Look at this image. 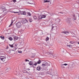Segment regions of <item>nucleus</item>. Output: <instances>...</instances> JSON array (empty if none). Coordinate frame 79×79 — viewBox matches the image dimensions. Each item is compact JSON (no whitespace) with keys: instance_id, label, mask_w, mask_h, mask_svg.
Here are the masks:
<instances>
[{"instance_id":"nucleus-14","label":"nucleus","mask_w":79,"mask_h":79,"mask_svg":"<svg viewBox=\"0 0 79 79\" xmlns=\"http://www.w3.org/2000/svg\"><path fill=\"white\" fill-rule=\"evenodd\" d=\"M0 38L2 40H5V37L3 35L1 36Z\"/></svg>"},{"instance_id":"nucleus-17","label":"nucleus","mask_w":79,"mask_h":79,"mask_svg":"<svg viewBox=\"0 0 79 79\" xmlns=\"http://www.w3.org/2000/svg\"><path fill=\"white\" fill-rule=\"evenodd\" d=\"M2 8L3 11H5L6 10V8L3 7H2Z\"/></svg>"},{"instance_id":"nucleus-38","label":"nucleus","mask_w":79,"mask_h":79,"mask_svg":"<svg viewBox=\"0 0 79 79\" xmlns=\"http://www.w3.org/2000/svg\"><path fill=\"white\" fill-rule=\"evenodd\" d=\"M63 65L64 66H67V65H68V64H63Z\"/></svg>"},{"instance_id":"nucleus-43","label":"nucleus","mask_w":79,"mask_h":79,"mask_svg":"<svg viewBox=\"0 0 79 79\" xmlns=\"http://www.w3.org/2000/svg\"><path fill=\"white\" fill-rule=\"evenodd\" d=\"M22 28H23V29H24V27H22Z\"/></svg>"},{"instance_id":"nucleus-20","label":"nucleus","mask_w":79,"mask_h":79,"mask_svg":"<svg viewBox=\"0 0 79 79\" xmlns=\"http://www.w3.org/2000/svg\"><path fill=\"white\" fill-rule=\"evenodd\" d=\"M73 18L74 20H76V19H77V18H76V16H75V15H73Z\"/></svg>"},{"instance_id":"nucleus-18","label":"nucleus","mask_w":79,"mask_h":79,"mask_svg":"<svg viewBox=\"0 0 79 79\" xmlns=\"http://www.w3.org/2000/svg\"><path fill=\"white\" fill-rule=\"evenodd\" d=\"M65 34H66V35H69V32L68 31H65Z\"/></svg>"},{"instance_id":"nucleus-34","label":"nucleus","mask_w":79,"mask_h":79,"mask_svg":"<svg viewBox=\"0 0 79 79\" xmlns=\"http://www.w3.org/2000/svg\"><path fill=\"white\" fill-rule=\"evenodd\" d=\"M32 20V19H29V21H30V23H31V22H32V20Z\"/></svg>"},{"instance_id":"nucleus-30","label":"nucleus","mask_w":79,"mask_h":79,"mask_svg":"<svg viewBox=\"0 0 79 79\" xmlns=\"http://www.w3.org/2000/svg\"><path fill=\"white\" fill-rule=\"evenodd\" d=\"M18 53H23V52L19 51H18Z\"/></svg>"},{"instance_id":"nucleus-7","label":"nucleus","mask_w":79,"mask_h":79,"mask_svg":"<svg viewBox=\"0 0 79 79\" xmlns=\"http://www.w3.org/2000/svg\"><path fill=\"white\" fill-rule=\"evenodd\" d=\"M70 20H71V19L69 18H67L66 19V21L67 23H69L70 22Z\"/></svg>"},{"instance_id":"nucleus-2","label":"nucleus","mask_w":79,"mask_h":79,"mask_svg":"<svg viewBox=\"0 0 79 79\" xmlns=\"http://www.w3.org/2000/svg\"><path fill=\"white\" fill-rule=\"evenodd\" d=\"M0 59L1 61H5V60H6V57L4 56H1Z\"/></svg>"},{"instance_id":"nucleus-33","label":"nucleus","mask_w":79,"mask_h":79,"mask_svg":"<svg viewBox=\"0 0 79 79\" xmlns=\"http://www.w3.org/2000/svg\"><path fill=\"white\" fill-rule=\"evenodd\" d=\"M12 24H13V22H11V24L9 26V27H10V26H11V25H12Z\"/></svg>"},{"instance_id":"nucleus-39","label":"nucleus","mask_w":79,"mask_h":79,"mask_svg":"<svg viewBox=\"0 0 79 79\" xmlns=\"http://www.w3.org/2000/svg\"><path fill=\"white\" fill-rule=\"evenodd\" d=\"M28 4H33V3H30L29 2H28Z\"/></svg>"},{"instance_id":"nucleus-12","label":"nucleus","mask_w":79,"mask_h":79,"mask_svg":"<svg viewBox=\"0 0 79 79\" xmlns=\"http://www.w3.org/2000/svg\"><path fill=\"white\" fill-rule=\"evenodd\" d=\"M47 15H41V17L42 18H45V17H47Z\"/></svg>"},{"instance_id":"nucleus-24","label":"nucleus","mask_w":79,"mask_h":79,"mask_svg":"<svg viewBox=\"0 0 79 79\" xmlns=\"http://www.w3.org/2000/svg\"><path fill=\"white\" fill-rule=\"evenodd\" d=\"M33 18L34 19H37V18L36 16H34L33 17Z\"/></svg>"},{"instance_id":"nucleus-29","label":"nucleus","mask_w":79,"mask_h":79,"mask_svg":"<svg viewBox=\"0 0 79 79\" xmlns=\"http://www.w3.org/2000/svg\"><path fill=\"white\" fill-rule=\"evenodd\" d=\"M66 32V31H62L61 33L63 34H65V33Z\"/></svg>"},{"instance_id":"nucleus-42","label":"nucleus","mask_w":79,"mask_h":79,"mask_svg":"<svg viewBox=\"0 0 79 79\" xmlns=\"http://www.w3.org/2000/svg\"><path fill=\"white\" fill-rule=\"evenodd\" d=\"M8 47H6V49H8Z\"/></svg>"},{"instance_id":"nucleus-3","label":"nucleus","mask_w":79,"mask_h":79,"mask_svg":"<svg viewBox=\"0 0 79 79\" xmlns=\"http://www.w3.org/2000/svg\"><path fill=\"white\" fill-rule=\"evenodd\" d=\"M26 22H27V23L28 22V20L26 19H23L22 21V23L24 24H26Z\"/></svg>"},{"instance_id":"nucleus-5","label":"nucleus","mask_w":79,"mask_h":79,"mask_svg":"<svg viewBox=\"0 0 79 79\" xmlns=\"http://www.w3.org/2000/svg\"><path fill=\"white\" fill-rule=\"evenodd\" d=\"M21 14L22 15H26V12L25 11H21Z\"/></svg>"},{"instance_id":"nucleus-44","label":"nucleus","mask_w":79,"mask_h":79,"mask_svg":"<svg viewBox=\"0 0 79 79\" xmlns=\"http://www.w3.org/2000/svg\"><path fill=\"white\" fill-rule=\"evenodd\" d=\"M78 44H79V42L78 43Z\"/></svg>"},{"instance_id":"nucleus-40","label":"nucleus","mask_w":79,"mask_h":79,"mask_svg":"<svg viewBox=\"0 0 79 79\" xmlns=\"http://www.w3.org/2000/svg\"><path fill=\"white\" fill-rule=\"evenodd\" d=\"M40 35H43V33L41 32L40 33Z\"/></svg>"},{"instance_id":"nucleus-26","label":"nucleus","mask_w":79,"mask_h":79,"mask_svg":"<svg viewBox=\"0 0 79 79\" xmlns=\"http://www.w3.org/2000/svg\"><path fill=\"white\" fill-rule=\"evenodd\" d=\"M27 13L28 16H31V13H30V12H28Z\"/></svg>"},{"instance_id":"nucleus-25","label":"nucleus","mask_w":79,"mask_h":79,"mask_svg":"<svg viewBox=\"0 0 79 79\" xmlns=\"http://www.w3.org/2000/svg\"><path fill=\"white\" fill-rule=\"evenodd\" d=\"M9 46H10V47H11V48H13L14 47H13V44L11 45L9 44Z\"/></svg>"},{"instance_id":"nucleus-6","label":"nucleus","mask_w":79,"mask_h":79,"mask_svg":"<svg viewBox=\"0 0 79 79\" xmlns=\"http://www.w3.org/2000/svg\"><path fill=\"white\" fill-rule=\"evenodd\" d=\"M72 34V37H76V35L73 32H72L71 33Z\"/></svg>"},{"instance_id":"nucleus-11","label":"nucleus","mask_w":79,"mask_h":79,"mask_svg":"<svg viewBox=\"0 0 79 79\" xmlns=\"http://www.w3.org/2000/svg\"><path fill=\"white\" fill-rule=\"evenodd\" d=\"M52 30H53V28H54V27H55L56 26V24H53V25H52Z\"/></svg>"},{"instance_id":"nucleus-37","label":"nucleus","mask_w":79,"mask_h":79,"mask_svg":"<svg viewBox=\"0 0 79 79\" xmlns=\"http://www.w3.org/2000/svg\"><path fill=\"white\" fill-rule=\"evenodd\" d=\"M70 44H73V42H72V41H70Z\"/></svg>"},{"instance_id":"nucleus-10","label":"nucleus","mask_w":79,"mask_h":79,"mask_svg":"<svg viewBox=\"0 0 79 79\" xmlns=\"http://www.w3.org/2000/svg\"><path fill=\"white\" fill-rule=\"evenodd\" d=\"M18 37H17V36H14V40L15 41H16V40H18Z\"/></svg>"},{"instance_id":"nucleus-21","label":"nucleus","mask_w":79,"mask_h":79,"mask_svg":"<svg viewBox=\"0 0 79 79\" xmlns=\"http://www.w3.org/2000/svg\"><path fill=\"white\" fill-rule=\"evenodd\" d=\"M29 64H30V65H33V63H32V61H31L30 62V63H29Z\"/></svg>"},{"instance_id":"nucleus-22","label":"nucleus","mask_w":79,"mask_h":79,"mask_svg":"<svg viewBox=\"0 0 79 79\" xmlns=\"http://www.w3.org/2000/svg\"><path fill=\"white\" fill-rule=\"evenodd\" d=\"M61 67L62 68H64V65H63V64H62L61 65Z\"/></svg>"},{"instance_id":"nucleus-36","label":"nucleus","mask_w":79,"mask_h":79,"mask_svg":"<svg viewBox=\"0 0 79 79\" xmlns=\"http://www.w3.org/2000/svg\"><path fill=\"white\" fill-rule=\"evenodd\" d=\"M25 61H28V62H29V60L27 59H26L25 60Z\"/></svg>"},{"instance_id":"nucleus-35","label":"nucleus","mask_w":79,"mask_h":79,"mask_svg":"<svg viewBox=\"0 0 79 79\" xmlns=\"http://www.w3.org/2000/svg\"><path fill=\"white\" fill-rule=\"evenodd\" d=\"M49 15H50V16H53V14L52 13H49Z\"/></svg>"},{"instance_id":"nucleus-15","label":"nucleus","mask_w":79,"mask_h":79,"mask_svg":"<svg viewBox=\"0 0 79 79\" xmlns=\"http://www.w3.org/2000/svg\"><path fill=\"white\" fill-rule=\"evenodd\" d=\"M42 15H40L38 16V19H42Z\"/></svg>"},{"instance_id":"nucleus-8","label":"nucleus","mask_w":79,"mask_h":79,"mask_svg":"<svg viewBox=\"0 0 79 79\" xmlns=\"http://www.w3.org/2000/svg\"><path fill=\"white\" fill-rule=\"evenodd\" d=\"M48 64V63L46 62H44V64H42V65L43 66H46V65H47Z\"/></svg>"},{"instance_id":"nucleus-13","label":"nucleus","mask_w":79,"mask_h":79,"mask_svg":"<svg viewBox=\"0 0 79 79\" xmlns=\"http://www.w3.org/2000/svg\"><path fill=\"white\" fill-rule=\"evenodd\" d=\"M12 13H21V10H19V12H14V11H13L12 12Z\"/></svg>"},{"instance_id":"nucleus-16","label":"nucleus","mask_w":79,"mask_h":79,"mask_svg":"<svg viewBox=\"0 0 79 79\" xmlns=\"http://www.w3.org/2000/svg\"><path fill=\"white\" fill-rule=\"evenodd\" d=\"M37 64V63L36 62H35V63L33 64V65L32 66H36Z\"/></svg>"},{"instance_id":"nucleus-45","label":"nucleus","mask_w":79,"mask_h":79,"mask_svg":"<svg viewBox=\"0 0 79 79\" xmlns=\"http://www.w3.org/2000/svg\"><path fill=\"white\" fill-rule=\"evenodd\" d=\"M24 29H25V27L24 28Z\"/></svg>"},{"instance_id":"nucleus-23","label":"nucleus","mask_w":79,"mask_h":79,"mask_svg":"<svg viewBox=\"0 0 79 79\" xmlns=\"http://www.w3.org/2000/svg\"><path fill=\"white\" fill-rule=\"evenodd\" d=\"M9 40H10V41H11V40H13V38H12L11 37H10L9 38Z\"/></svg>"},{"instance_id":"nucleus-41","label":"nucleus","mask_w":79,"mask_h":79,"mask_svg":"<svg viewBox=\"0 0 79 79\" xmlns=\"http://www.w3.org/2000/svg\"><path fill=\"white\" fill-rule=\"evenodd\" d=\"M27 71H29V70H30V69H27Z\"/></svg>"},{"instance_id":"nucleus-9","label":"nucleus","mask_w":79,"mask_h":79,"mask_svg":"<svg viewBox=\"0 0 79 79\" xmlns=\"http://www.w3.org/2000/svg\"><path fill=\"white\" fill-rule=\"evenodd\" d=\"M41 69H42V68L40 66H38L37 68V69L38 71H40Z\"/></svg>"},{"instance_id":"nucleus-32","label":"nucleus","mask_w":79,"mask_h":79,"mask_svg":"<svg viewBox=\"0 0 79 79\" xmlns=\"http://www.w3.org/2000/svg\"><path fill=\"white\" fill-rule=\"evenodd\" d=\"M46 2H48V1L47 0H44V2L46 3Z\"/></svg>"},{"instance_id":"nucleus-31","label":"nucleus","mask_w":79,"mask_h":79,"mask_svg":"<svg viewBox=\"0 0 79 79\" xmlns=\"http://www.w3.org/2000/svg\"><path fill=\"white\" fill-rule=\"evenodd\" d=\"M67 47H70V48H71V47H72V46L71 45H67Z\"/></svg>"},{"instance_id":"nucleus-19","label":"nucleus","mask_w":79,"mask_h":79,"mask_svg":"<svg viewBox=\"0 0 79 79\" xmlns=\"http://www.w3.org/2000/svg\"><path fill=\"white\" fill-rule=\"evenodd\" d=\"M37 64H40L41 63V61L40 60H39L37 62H36Z\"/></svg>"},{"instance_id":"nucleus-4","label":"nucleus","mask_w":79,"mask_h":79,"mask_svg":"<svg viewBox=\"0 0 79 79\" xmlns=\"http://www.w3.org/2000/svg\"><path fill=\"white\" fill-rule=\"evenodd\" d=\"M56 23H59L60 22L61 20L59 19H57L55 20Z\"/></svg>"},{"instance_id":"nucleus-28","label":"nucleus","mask_w":79,"mask_h":79,"mask_svg":"<svg viewBox=\"0 0 79 79\" xmlns=\"http://www.w3.org/2000/svg\"><path fill=\"white\" fill-rule=\"evenodd\" d=\"M79 75H78L76 76L77 77H76V78H77V79H79Z\"/></svg>"},{"instance_id":"nucleus-46","label":"nucleus","mask_w":79,"mask_h":79,"mask_svg":"<svg viewBox=\"0 0 79 79\" xmlns=\"http://www.w3.org/2000/svg\"><path fill=\"white\" fill-rule=\"evenodd\" d=\"M24 42H23V44H24Z\"/></svg>"},{"instance_id":"nucleus-1","label":"nucleus","mask_w":79,"mask_h":79,"mask_svg":"<svg viewBox=\"0 0 79 79\" xmlns=\"http://www.w3.org/2000/svg\"><path fill=\"white\" fill-rule=\"evenodd\" d=\"M16 25L18 28H19V27H21V26H22L21 23L20 22H18L16 24Z\"/></svg>"},{"instance_id":"nucleus-27","label":"nucleus","mask_w":79,"mask_h":79,"mask_svg":"<svg viewBox=\"0 0 79 79\" xmlns=\"http://www.w3.org/2000/svg\"><path fill=\"white\" fill-rule=\"evenodd\" d=\"M49 40V38L47 37V38H46V41H48V40Z\"/></svg>"}]
</instances>
